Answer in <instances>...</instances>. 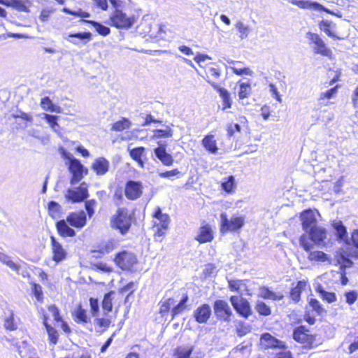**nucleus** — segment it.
I'll use <instances>...</instances> for the list:
<instances>
[{"label":"nucleus","mask_w":358,"mask_h":358,"mask_svg":"<svg viewBox=\"0 0 358 358\" xmlns=\"http://www.w3.org/2000/svg\"><path fill=\"white\" fill-rule=\"evenodd\" d=\"M132 215L124 208L117 209L116 213L110 217L111 228L118 230L122 235H125L131 226Z\"/></svg>","instance_id":"f257e3e1"},{"label":"nucleus","mask_w":358,"mask_h":358,"mask_svg":"<svg viewBox=\"0 0 358 358\" xmlns=\"http://www.w3.org/2000/svg\"><path fill=\"white\" fill-rule=\"evenodd\" d=\"M120 7L115 8V10L110 16L111 25L119 29H129L131 28L136 22L134 15H127L125 13L122 12Z\"/></svg>","instance_id":"f03ea898"},{"label":"nucleus","mask_w":358,"mask_h":358,"mask_svg":"<svg viewBox=\"0 0 358 358\" xmlns=\"http://www.w3.org/2000/svg\"><path fill=\"white\" fill-rule=\"evenodd\" d=\"M345 244V248L342 250L337 260L338 263L341 265V268L352 267L354 265L352 259H358V245L350 244V240Z\"/></svg>","instance_id":"7ed1b4c3"},{"label":"nucleus","mask_w":358,"mask_h":358,"mask_svg":"<svg viewBox=\"0 0 358 358\" xmlns=\"http://www.w3.org/2000/svg\"><path fill=\"white\" fill-rule=\"evenodd\" d=\"M63 155L66 159H69V169L72 174L71 184L73 185L80 182L83 177V174H87L88 171L78 159L73 157L71 158V155L69 153L64 152Z\"/></svg>","instance_id":"20e7f679"},{"label":"nucleus","mask_w":358,"mask_h":358,"mask_svg":"<svg viewBox=\"0 0 358 358\" xmlns=\"http://www.w3.org/2000/svg\"><path fill=\"white\" fill-rule=\"evenodd\" d=\"M220 220V231L222 233L238 230L245 223L244 217L233 215L231 218L229 219L225 213H221Z\"/></svg>","instance_id":"39448f33"},{"label":"nucleus","mask_w":358,"mask_h":358,"mask_svg":"<svg viewBox=\"0 0 358 358\" xmlns=\"http://www.w3.org/2000/svg\"><path fill=\"white\" fill-rule=\"evenodd\" d=\"M230 302L237 313L244 318L247 319L252 314L250 303L246 299L238 296H231Z\"/></svg>","instance_id":"423d86ee"},{"label":"nucleus","mask_w":358,"mask_h":358,"mask_svg":"<svg viewBox=\"0 0 358 358\" xmlns=\"http://www.w3.org/2000/svg\"><path fill=\"white\" fill-rule=\"evenodd\" d=\"M215 315L217 320L224 322H229L233 315L231 309L228 303L224 300H216L213 305Z\"/></svg>","instance_id":"0eeeda50"},{"label":"nucleus","mask_w":358,"mask_h":358,"mask_svg":"<svg viewBox=\"0 0 358 358\" xmlns=\"http://www.w3.org/2000/svg\"><path fill=\"white\" fill-rule=\"evenodd\" d=\"M117 265L124 270L130 269L135 264L137 263L136 255L131 252L123 251L118 253L115 257Z\"/></svg>","instance_id":"6e6552de"},{"label":"nucleus","mask_w":358,"mask_h":358,"mask_svg":"<svg viewBox=\"0 0 358 358\" xmlns=\"http://www.w3.org/2000/svg\"><path fill=\"white\" fill-rule=\"evenodd\" d=\"M306 38L315 44L314 50L315 53L327 57L331 55V50L326 47L325 43L318 34L309 31L306 34Z\"/></svg>","instance_id":"1a4fd4ad"},{"label":"nucleus","mask_w":358,"mask_h":358,"mask_svg":"<svg viewBox=\"0 0 358 358\" xmlns=\"http://www.w3.org/2000/svg\"><path fill=\"white\" fill-rule=\"evenodd\" d=\"M260 344L264 349H286L284 343L269 333H264L261 336Z\"/></svg>","instance_id":"9d476101"},{"label":"nucleus","mask_w":358,"mask_h":358,"mask_svg":"<svg viewBox=\"0 0 358 358\" xmlns=\"http://www.w3.org/2000/svg\"><path fill=\"white\" fill-rule=\"evenodd\" d=\"M89 196L87 185L85 182L80 184L77 190L68 189L66 197L73 203L81 202Z\"/></svg>","instance_id":"9b49d317"},{"label":"nucleus","mask_w":358,"mask_h":358,"mask_svg":"<svg viewBox=\"0 0 358 358\" xmlns=\"http://www.w3.org/2000/svg\"><path fill=\"white\" fill-rule=\"evenodd\" d=\"M302 227L305 232L311 230L314 227L317 225L316 212L308 209L304 210L300 216Z\"/></svg>","instance_id":"f8f14e48"},{"label":"nucleus","mask_w":358,"mask_h":358,"mask_svg":"<svg viewBox=\"0 0 358 358\" xmlns=\"http://www.w3.org/2000/svg\"><path fill=\"white\" fill-rule=\"evenodd\" d=\"M142 194V185L141 182L129 180L126 184L125 195L131 200H135L141 196Z\"/></svg>","instance_id":"ddd939ff"},{"label":"nucleus","mask_w":358,"mask_h":358,"mask_svg":"<svg viewBox=\"0 0 358 358\" xmlns=\"http://www.w3.org/2000/svg\"><path fill=\"white\" fill-rule=\"evenodd\" d=\"M52 252L53 254L52 259L59 263L66 258L67 252L63 248L61 243H59L56 238L52 236L50 237Z\"/></svg>","instance_id":"4468645a"},{"label":"nucleus","mask_w":358,"mask_h":358,"mask_svg":"<svg viewBox=\"0 0 358 358\" xmlns=\"http://www.w3.org/2000/svg\"><path fill=\"white\" fill-rule=\"evenodd\" d=\"M212 313L211 308L208 304L204 303L199 306L194 311V317L199 323H206Z\"/></svg>","instance_id":"2eb2a0df"},{"label":"nucleus","mask_w":358,"mask_h":358,"mask_svg":"<svg viewBox=\"0 0 358 358\" xmlns=\"http://www.w3.org/2000/svg\"><path fill=\"white\" fill-rule=\"evenodd\" d=\"M66 222L72 227L83 228L86 224V214L84 211L71 213L66 217Z\"/></svg>","instance_id":"dca6fc26"},{"label":"nucleus","mask_w":358,"mask_h":358,"mask_svg":"<svg viewBox=\"0 0 358 358\" xmlns=\"http://www.w3.org/2000/svg\"><path fill=\"white\" fill-rule=\"evenodd\" d=\"M117 241L114 238H110L106 241H103L99 243L95 250L92 252L94 253H99L101 255H106L111 252L117 248Z\"/></svg>","instance_id":"f3484780"},{"label":"nucleus","mask_w":358,"mask_h":358,"mask_svg":"<svg viewBox=\"0 0 358 358\" xmlns=\"http://www.w3.org/2000/svg\"><path fill=\"white\" fill-rule=\"evenodd\" d=\"M155 156L165 166H171L173 164V159L172 156L166 152V144L159 143V146L154 150Z\"/></svg>","instance_id":"a211bd4d"},{"label":"nucleus","mask_w":358,"mask_h":358,"mask_svg":"<svg viewBox=\"0 0 358 358\" xmlns=\"http://www.w3.org/2000/svg\"><path fill=\"white\" fill-rule=\"evenodd\" d=\"M308 234L310 238L316 244H320L324 241L327 237L326 229L316 225L311 230L306 232Z\"/></svg>","instance_id":"6ab92c4d"},{"label":"nucleus","mask_w":358,"mask_h":358,"mask_svg":"<svg viewBox=\"0 0 358 358\" xmlns=\"http://www.w3.org/2000/svg\"><path fill=\"white\" fill-rule=\"evenodd\" d=\"M206 81L219 93L220 96L222 99L224 108L225 109L227 108H231V101L230 99V95L227 90L220 87L215 82L212 81L210 79H206Z\"/></svg>","instance_id":"aec40b11"},{"label":"nucleus","mask_w":358,"mask_h":358,"mask_svg":"<svg viewBox=\"0 0 358 358\" xmlns=\"http://www.w3.org/2000/svg\"><path fill=\"white\" fill-rule=\"evenodd\" d=\"M128 151L132 159L136 161L140 167L143 168L145 164L144 159H146L145 148L141 146L131 149L129 147Z\"/></svg>","instance_id":"412c9836"},{"label":"nucleus","mask_w":358,"mask_h":358,"mask_svg":"<svg viewBox=\"0 0 358 358\" xmlns=\"http://www.w3.org/2000/svg\"><path fill=\"white\" fill-rule=\"evenodd\" d=\"M92 169L97 175L103 176L108 171L109 162L104 157H99L92 164Z\"/></svg>","instance_id":"4be33fe9"},{"label":"nucleus","mask_w":358,"mask_h":358,"mask_svg":"<svg viewBox=\"0 0 358 358\" xmlns=\"http://www.w3.org/2000/svg\"><path fill=\"white\" fill-rule=\"evenodd\" d=\"M213 238V231L210 227L208 224L199 228L198 235L195 239L200 243L210 242Z\"/></svg>","instance_id":"5701e85b"},{"label":"nucleus","mask_w":358,"mask_h":358,"mask_svg":"<svg viewBox=\"0 0 358 358\" xmlns=\"http://www.w3.org/2000/svg\"><path fill=\"white\" fill-rule=\"evenodd\" d=\"M331 225L336 231L337 238L343 241L345 243H348L350 239L348 236L346 227L343 225V222L341 220H334Z\"/></svg>","instance_id":"b1692460"},{"label":"nucleus","mask_w":358,"mask_h":358,"mask_svg":"<svg viewBox=\"0 0 358 358\" xmlns=\"http://www.w3.org/2000/svg\"><path fill=\"white\" fill-rule=\"evenodd\" d=\"M66 222L64 220L58 221L56 224L57 231L63 237H73L76 235V231Z\"/></svg>","instance_id":"393cba45"},{"label":"nucleus","mask_w":358,"mask_h":358,"mask_svg":"<svg viewBox=\"0 0 358 358\" xmlns=\"http://www.w3.org/2000/svg\"><path fill=\"white\" fill-rule=\"evenodd\" d=\"M28 0H8L6 6L11 7L19 12H29Z\"/></svg>","instance_id":"a878e982"},{"label":"nucleus","mask_w":358,"mask_h":358,"mask_svg":"<svg viewBox=\"0 0 358 358\" xmlns=\"http://www.w3.org/2000/svg\"><path fill=\"white\" fill-rule=\"evenodd\" d=\"M202 145L212 154H216L217 152L218 148L217 146V142L213 134H208L203 138Z\"/></svg>","instance_id":"bb28decb"},{"label":"nucleus","mask_w":358,"mask_h":358,"mask_svg":"<svg viewBox=\"0 0 358 358\" xmlns=\"http://www.w3.org/2000/svg\"><path fill=\"white\" fill-rule=\"evenodd\" d=\"M259 296L265 299L278 301L283 299V294L280 292H274L268 287H262L259 289Z\"/></svg>","instance_id":"cd10ccee"},{"label":"nucleus","mask_w":358,"mask_h":358,"mask_svg":"<svg viewBox=\"0 0 358 358\" xmlns=\"http://www.w3.org/2000/svg\"><path fill=\"white\" fill-rule=\"evenodd\" d=\"M188 296L187 294H185L177 305L173 306V307L171 310L172 320L178 315L182 313L186 309V303L188 301Z\"/></svg>","instance_id":"c85d7f7f"},{"label":"nucleus","mask_w":358,"mask_h":358,"mask_svg":"<svg viewBox=\"0 0 358 358\" xmlns=\"http://www.w3.org/2000/svg\"><path fill=\"white\" fill-rule=\"evenodd\" d=\"M0 262L6 264L17 273H19V271L21 269L20 265L13 262L10 256L1 252H0Z\"/></svg>","instance_id":"c756f323"},{"label":"nucleus","mask_w":358,"mask_h":358,"mask_svg":"<svg viewBox=\"0 0 358 358\" xmlns=\"http://www.w3.org/2000/svg\"><path fill=\"white\" fill-rule=\"evenodd\" d=\"M306 284L304 281H299L296 285L293 287L290 292V297L295 302H298L301 298V294L303 289H305Z\"/></svg>","instance_id":"7c9ffc66"},{"label":"nucleus","mask_w":358,"mask_h":358,"mask_svg":"<svg viewBox=\"0 0 358 358\" xmlns=\"http://www.w3.org/2000/svg\"><path fill=\"white\" fill-rule=\"evenodd\" d=\"M91 36H92V34L90 32H78V33H76V34H71L68 36L69 38H68L67 40L75 44V45H77L78 44V41H76V39H73V38H78L79 40H82V41H89L90 39H91Z\"/></svg>","instance_id":"2f4dec72"},{"label":"nucleus","mask_w":358,"mask_h":358,"mask_svg":"<svg viewBox=\"0 0 358 358\" xmlns=\"http://www.w3.org/2000/svg\"><path fill=\"white\" fill-rule=\"evenodd\" d=\"M236 185L235 178L233 176L223 178L222 182V188L227 193H231L236 188Z\"/></svg>","instance_id":"473e14b6"},{"label":"nucleus","mask_w":358,"mask_h":358,"mask_svg":"<svg viewBox=\"0 0 358 358\" xmlns=\"http://www.w3.org/2000/svg\"><path fill=\"white\" fill-rule=\"evenodd\" d=\"M74 320L77 323H87L88 322V317L86 310L80 306L73 313Z\"/></svg>","instance_id":"72a5a7b5"},{"label":"nucleus","mask_w":358,"mask_h":358,"mask_svg":"<svg viewBox=\"0 0 358 358\" xmlns=\"http://www.w3.org/2000/svg\"><path fill=\"white\" fill-rule=\"evenodd\" d=\"M131 124V123L128 119L122 117V120L113 124L111 129L116 131H121L129 129Z\"/></svg>","instance_id":"f704fd0d"},{"label":"nucleus","mask_w":358,"mask_h":358,"mask_svg":"<svg viewBox=\"0 0 358 358\" xmlns=\"http://www.w3.org/2000/svg\"><path fill=\"white\" fill-rule=\"evenodd\" d=\"M176 301L173 298H169L164 301H162L159 308V313L162 317H164L166 314L169 313L171 307L174 306Z\"/></svg>","instance_id":"c9c22d12"},{"label":"nucleus","mask_w":358,"mask_h":358,"mask_svg":"<svg viewBox=\"0 0 358 358\" xmlns=\"http://www.w3.org/2000/svg\"><path fill=\"white\" fill-rule=\"evenodd\" d=\"M255 309L259 315L263 316H268L271 313L270 307L262 301H257Z\"/></svg>","instance_id":"e433bc0d"},{"label":"nucleus","mask_w":358,"mask_h":358,"mask_svg":"<svg viewBox=\"0 0 358 358\" xmlns=\"http://www.w3.org/2000/svg\"><path fill=\"white\" fill-rule=\"evenodd\" d=\"M86 22L90 23L95 28L96 31L103 36H106L110 34V28L101 24L95 21H85Z\"/></svg>","instance_id":"4c0bfd02"},{"label":"nucleus","mask_w":358,"mask_h":358,"mask_svg":"<svg viewBox=\"0 0 358 358\" xmlns=\"http://www.w3.org/2000/svg\"><path fill=\"white\" fill-rule=\"evenodd\" d=\"M308 259L310 261H317L324 262L328 260L327 255L322 251L310 252L308 255Z\"/></svg>","instance_id":"58836bf2"},{"label":"nucleus","mask_w":358,"mask_h":358,"mask_svg":"<svg viewBox=\"0 0 358 358\" xmlns=\"http://www.w3.org/2000/svg\"><path fill=\"white\" fill-rule=\"evenodd\" d=\"M236 28L238 29L240 33V38L243 39H245L248 38L250 29L248 26L245 25L243 22L239 21L236 24Z\"/></svg>","instance_id":"ea45409f"},{"label":"nucleus","mask_w":358,"mask_h":358,"mask_svg":"<svg viewBox=\"0 0 358 358\" xmlns=\"http://www.w3.org/2000/svg\"><path fill=\"white\" fill-rule=\"evenodd\" d=\"M114 292L113 291L109 292L105 294L103 296V299L102 301V308L103 310L107 312H110L112 310L113 304H112V294Z\"/></svg>","instance_id":"a19ab883"},{"label":"nucleus","mask_w":358,"mask_h":358,"mask_svg":"<svg viewBox=\"0 0 358 358\" xmlns=\"http://www.w3.org/2000/svg\"><path fill=\"white\" fill-rule=\"evenodd\" d=\"M251 331V326L244 322H238L236 327L237 335L240 337L244 336Z\"/></svg>","instance_id":"79ce46f5"},{"label":"nucleus","mask_w":358,"mask_h":358,"mask_svg":"<svg viewBox=\"0 0 358 358\" xmlns=\"http://www.w3.org/2000/svg\"><path fill=\"white\" fill-rule=\"evenodd\" d=\"M321 28L329 36L338 39L341 38L334 32L333 29L334 28V25L332 26L331 22L328 21H322Z\"/></svg>","instance_id":"37998d69"},{"label":"nucleus","mask_w":358,"mask_h":358,"mask_svg":"<svg viewBox=\"0 0 358 358\" xmlns=\"http://www.w3.org/2000/svg\"><path fill=\"white\" fill-rule=\"evenodd\" d=\"M43 324L46 328L47 332L49 335L50 341L53 343H56L57 341V336L56 330L52 327L47 322V317L44 316Z\"/></svg>","instance_id":"c03bdc74"},{"label":"nucleus","mask_w":358,"mask_h":358,"mask_svg":"<svg viewBox=\"0 0 358 358\" xmlns=\"http://www.w3.org/2000/svg\"><path fill=\"white\" fill-rule=\"evenodd\" d=\"M154 132V137L156 138L171 137L173 134V129L169 126H166L165 129H157Z\"/></svg>","instance_id":"a18cd8bd"},{"label":"nucleus","mask_w":358,"mask_h":358,"mask_svg":"<svg viewBox=\"0 0 358 358\" xmlns=\"http://www.w3.org/2000/svg\"><path fill=\"white\" fill-rule=\"evenodd\" d=\"M317 291L321 294L323 299L329 303H332L336 300V294L334 292H328L324 290L321 286H319Z\"/></svg>","instance_id":"49530a36"},{"label":"nucleus","mask_w":358,"mask_h":358,"mask_svg":"<svg viewBox=\"0 0 358 358\" xmlns=\"http://www.w3.org/2000/svg\"><path fill=\"white\" fill-rule=\"evenodd\" d=\"M308 335L304 333L301 328L295 329L293 332V338L299 343H304L308 340Z\"/></svg>","instance_id":"de8ad7c7"},{"label":"nucleus","mask_w":358,"mask_h":358,"mask_svg":"<svg viewBox=\"0 0 358 358\" xmlns=\"http://www.w3.org/2000/svg\"><path fill=\"white\" fill-rule=\"evenodd\" d=\"M207 75L208 77L218 79L222 75V70L217 65L213 64V66L208 69Z\"/></svg>","instance_id":"09e8293b"},{"label":"nucleus","mask_w":358,"mask_h":358,"mask_svg":"<svg viewBox=\"0 0 358 358\" xmlns=\"http://www.w3.org/2000/svg\"><path fill=\"white\" fill-rule=\"evenodd\" d=\"M309 305L319 315L325 313L324 308L320 304V301L315 299H310L309 301Z\"/></svg>","instance_id":"8fccbe9b"},{"label":"nucleus","mask_w":358,"mask_h":358,"mask_svg":"<svg viewBox=\"0 0 358 358\" xmlns=\"http://www.w3.org/2000/svg\"><path fill=\"white\" fill-rule=\"evenodd\" d=\"M4 327L9 330H14L17 329V325L14 322L13 313L9 311L8 315L4 320Z\"/></svg>","instance_id":"3c124183"},{"label":"nucleus","mask_w":358,"mask_h":358,"mask_svg":"<svg viewBox=\"0 0 358 358\" xmlns=\"http://www.w3.org/2000/svg\"><path fill=\"white\" fill-rule=\"evenodd\" d=\"M250 85L248 83H241L240 85V90L238 92V96L240 99L246 98L250 93Z\"/></svg>","instance_id":"603ef678"},{"label":"nucleus","mask_w":358,"mask_h":358,"mask_svg":"<svg viewBox=\"0 0 358 358\" xmlns=\"http://www.w3.org/2000/svg\"><path fill=\"white\" fill-rule=\"evenodd\" d=\"M22 349L24 350V354L27 355H30L31 354L36 355V350L34 348L30 346L27 342L23 341L18 347V352L20 355V350Z\"/></svg>","instance_id":"864d4df0"},{"label":"nucleus","mask_w":358,"mask_h":358,"mask_svg":"<svg viewBox=\"0 0 358 358\" xmlns=\"http://www.w3.org/2000/svg\"><path fill=\"white\" fill-rule=\"evenodd\" d=\"M60 205L56 201H52L48 204L49 213L53 217L60 211Z\"/></svg>","instance_id":"5fc2aeb1"},{"label":"nucleus","mask_w":358,"mask_h":358,"mask_svg":"<svg viewBox=\"0 0 358 358\" xmlns=\"http://www.w3.org/2000/svg\"><path fill=\"white\" fill-rule=\"evenodd\" d=\"M31 285L32 293L34 294L35 297L37 299L38 301L41 300L43 299L42 287L39 284L35 282L31 283Z\"/></svg>","instance_id":"6e6d98bb"},{"label":"nucleus","mask_w":358,"mask_h":358,"mask_svg":"<svg viewBox=\"0 0 358 358\" xmlns=\"http://www.w3.org/2000/svg\"><path fill=\"white\" fill-rule=\"evenodd\" d=\"M299 244L306 251H310L313 247V244L308 241L306 234L301 236L299 238Z\"/></svg>","instance_id":"4d7b16f0"},{"label":"nucleus","mask_w":358,"mask_h":358,"mask_svg":"<svg viewBox=\"0 0 358 358\" xmlns=\"http://www.w3.org/2000/svg\"><path fill=\"white\" fill-rule=\"evenodd\" d=\"M90 312L92 316L95 317L97 315L99 310V306L98 299L90 298Z\"/></svg>","instance_id":"13d9d810"},{"label":"nucleus","mask_w":358,"mask_h":358,"mask_svg":"<svg viewBox=\"0 0 358 358\" xmlns=\"http://www.w3.org/2000/svg\"><path fill=\"white\" fill-rule=\"evenodd\" d=\"M157 220L159 222L155 223V226H159L164 228H169V225L171 221L169 215L164 214V215H162V217H159Z\"/></svg>","instance_id":"bf43d9fd"},{"label":"nucleus","mask_w":358,"mask_h":358,"mask_svg":"<svg viewBox=\"0 0 358 358\" xmlns=\"http://www.w3.org/2000/svg\"><path fill=\"white\" fill-rule=\"evenodd\" d=\"M231 69L235 74L238 75V76H242V75L251 76L253 73L252 70H250L249 68H247V67L237 68L236 66H232V67H231Z\"/></svg>","instance_id":"052dcab7"},{"label":"nucleus","mask_w":358,"mask_h":358,"mask_svg":"<svg viewBox=\"0 0 358 358\" xmlns=\"http://www.w3.org/2000/svg\"><path fill=\"white\" fill-rule=\"evenodd\" d=\"M337 93V87H332L326 92H321L320 99H330Z\"/></svg>","instance_id":"680f3d73"},{"label":"nucleus","mask_w":358,"mask_h":358,"mask_svg":"<svg viewBox=\"0 0 358 358\" xmlns=\"http://www.w3.org/2000/svg\"><path fill=\"white\" fill-rule=\"evenodd\" d=\"M241 128L238 124H229L227 126V135L229 137H231L234 136L235 131L241 132Z\"/></svg>","instance_id":"e2e57ef3"},{"label":"nucleus","mask_w":358,"mask_h":358,"mask_svg":"<svg viewBox=\"0 0 358 358\" xmlns=\"http://www.w3.org/2000/svg\"><path fill=\"white\" fill-rule=\"evenodd\" d=\"M111 321L108 318H96L94 320V324L99 327L107 328L110 326Z\"/></svg>","instance_id":"0e129e2a"},{"label":"nucleus","mask_w":358,"mask_h":358,"mask_svg":"<svg viewBox=\"0 0 358 358\" xmlns=\"http://www.w3.org/2000/svg\"><path fill=\"white\" fill-rule=\"evenodd\" d=\"M48 310L51 313V314L55 321H57V322L62 321V317L59 315V309L56 306L52 305V306H49Z\"/></svg>","instance_id":"69168bd1"},{"label":"nucleus","mask_w":358,"mask_h":358,"mask_svg":"<svg viewBox=\"0 0 358 358\" xmlns=\"http://www.w3.org/2000/svg\"><path fill=\"white\" fill-rule=\"evenodd\" d=\"M242 283L243 280H229V287L231 291L238 292Z\"/></svg>","instance_id":"338daca9"},{"label":"nucleus","mask_w":358,"mask_h":358,"mask_svg":"<svg viewBox=\"0 0 358 358\" xmlns=\"http://www.w3.org/2000/svg\"><path fill=\"white\" fill-rule=\"evenodd\" d=\"M345 296L346 298V302L350 305L353 304L357 299V294L355 291L346 292Z\"/></svg>","instance_id":"774afa93"}]
</instances>
